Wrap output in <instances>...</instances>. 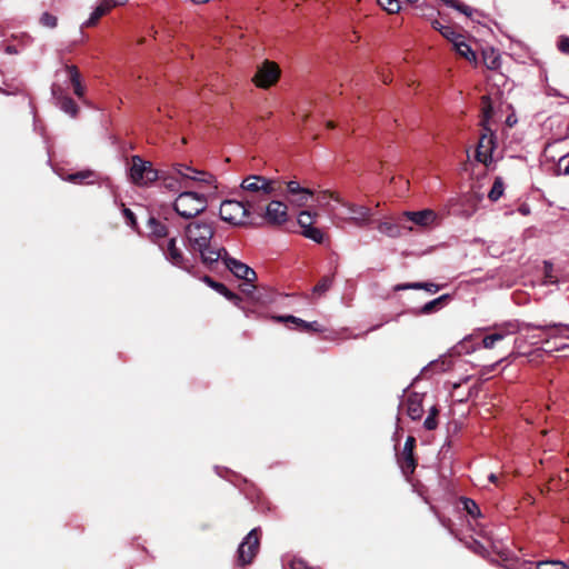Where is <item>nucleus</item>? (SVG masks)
<instances>
[{
    "label": "nucleus",
    "instance_id": "1",
    "mask_svg": "<svg viewBox=\"0 0 569 569\" xmlns=\"http://www.w3.org/2000/svg\"><path fill=\"white\" fill-rule=\"evenodd\" d=\"M213 234V224L204 220L192 221L184 228V239L188 249L192 252H199L204 264H212L219 261L222 252L226 253V249L210 246Z\"/></svg>",
    "mask_w": 569,
    "mask_h": 569
},
{
    "label": "nucleus",
    "instance_id": "2",
    "mask_svg": "<svg viewBox=\"0 0 569 569\" xmlns=\"http://www.w3.org/2000/svg\"><path fill=\"white\" fill-rule=\"evenodd\" d=\"M158 180L163 189L180 193L190 189L193 181L211 184L213 178L187 164L176 163L171 169L159 171Z\"/></svg>",
    "mask_w": 569,
    "mask_h": 569
},
{
    "label": "nucleus",
    "instance_id": "3",
    "mask_svg": "<svg viewBox=\"0 0 569 569\" xmlns=\"http://www.w3.org/2000/svg\"><path fill=\"white\" fill-rule=\"evenodd\" d=\"M276 180L259 174H250L240 183L243 201L253 211H258L260 203L267 200L276 190Z\"/></svg>",
    "mask_w": 569,
    "mask_h": 569
},
{
    "label": "nucleus",
    "instance_id": "4",
    "mask_svg": "<svg viewBox=\"0 0 569 569\" xmlns=\"http://www.w3.org/2000/svg\"><path fill=\"white\" fill-rule=\"evenodd\" d=\"M493 332L497 335H501V340H503L506 337L510 335H515L517 332L528 331L530 329H538L543 332H546L548 338H555V337H563L569 338V325H532V323H526L521 322L519 320H510L505 321L502 323L495 325L492 327Z\"/></svg>",
    "mask_w": 569,
    "mask_h": 569
},
{
    "label": "nucleus",
    "instance_id": "5",
    "mask_svg": "<svg viewBox=\"0 0 569 569\" xmlns=\"http://www.w3.org/2000/svg\"><path fill=\"white\" fill-rule=\"evenodd\" d=\"M207 197L203 193L189 189L181 191L173 202L174 211L184 219L199 216L207 209Z\"/></svg>",
    "mask_w": 569,
    "mask_h": 569
},
{
    "label": "nucleus",
    "instance_id": "6",
    "mask_svg": "<svg viewBox=\"0 0 569 569\" xmlns=\"http://www.w3.org/2000/svg\"><path fill=\"white\" fill-rule=\"evenodd\" d=\"M333 217L338 218V226L347 222L357 228H367L373 221V212L369 207L345 200L341 202L340 213H335Z\"/></svg>",
    "mask_w": 569,
    "mask_h": 569
},
{
    "label": "nucleus",
    "instance_id": "7",
    "mask_svg": "<svg viewBox=\"0 0 569 569\" xmlns=\"http://www.w3.org/2000/svg\"><path fill=\"white\" fill-rule=\"evenodd\" d=\"M129 178L138 187H149L159 178V170L152 162L143 160L140 156H133L129 168Z\"/></svg>",
    "mask_w": 569,
    "mask_h": 569
},
{
    "label": "nucleus",
    "instance_id": "8",
    "mask_svg": "<svg viewBox=\"0 0 569 569\" xmlns=\"http://www.w3.org/2000/svg\"><path fill=\"white\" fill-rule=\"evenodd\" d=\"M250 210L252 209L247 206L243 199H241V201L224 200L220 204L219 214L223 221L233 226H239L244 223V220L249 216Z\"/></svg>",
    "mask_w": 569,
    "mask_h": 569
},
{
    "label": "nucleus",
    "instance_id": "9",
    "mask_svg": "<svg viewBox=\"0 0 569 569\" xmlns=\"http://www.w3.org/2000/svg\"><path fill=\"white\" fill-rule=\"evenodd\" d=\"M319 209L327 212L329 219L338 226V218H335V213H340L341 202L343 201L339 194L333 193L329 190L315 191V198Z\"/></svg>",
    "mask_w": 569,
    "mask_h": 569
},
{
    "label": "nucleus",
    "instance_id": "10",
    "mask_svg": "<svg viewBox=\"0 0 569 569\" xmlns=\"http://www.w3.org/2000/svg\"><path fill=\"white\" fill-rule=\"evenodd\" d=\"M280 77V69L273 61L266 60L258 68L252 79L258 88L267 89L273 86Z\"/></svg>",
    "mask_w": 569,
    "mask_h": 569
},
{
    "label": "nucleus",
    "instance_id": "11",
    "mask_svg": "<svg viewBox=\"0 0 569 569\" xmlns=\"http://www.w3.org/2000/svg\"><path fill=\"white\" fill-rule=\"evenodd\" d=\"M315 191L302 187L298 181L291 180L287 182V200L293 207L302 208L313 200Z\"/></svg>",
    "mask_w": 569,
    "mask_h": 569
},
{
    "label": "nucleus",
    "instance_id": "12",
    "mask_svg": "<svg viewBox=\"0 0 569 569\" xmlns=\"http://www.w3.org/2000/svg\"><path fill=\"white\" fill-rule=\"evenodd\" d=\"M259 529L253 528L242 540L238 548V561L241 566L249 565L259 549Z\"/></svg>",
    "mask_w": 569,
    "mask_h": 569
},
{
    "label": "nucleus",
    "instance_id": "13",
    "mask_svg": "<svg viewBox=\"0 0 569 569\" xmlns=\"http://www.w3.org/2000/svg\"><path fill=\"white\" fill-rule=\"evenodd\" d=\"M495 149L496 138L491 129L488 128V130H483V133L479 139L476 152L477 160L486 167H489L493 161L492 153Z\"/></svg>",
    "mask_w": 569,
    "mask_h": 569
},
{
    "label": "nucleus",
    "instance_id": "14",
    "mask_svg": "<svg viewBox=\"0 0 569 569\" xmlns=\"http://www.w3.org/2000/svg\"><path fill=\"white\" fill-rule=\"evenodd\" d=\"M220 259L237 278L243 279L246 282H254L257 280V273L252 268L234 258H230L227 251L226 254L222 252Z\"/></svg>",
    "mask_w": 569,
    "mask_h": 569
},
{
    "label": "nucleus",
    "instance_id": "15",
    "mask_svg": "<svg viewBox=\"0 0 569 569\" xmlns=\"http://www.w3.org/2000/svg\"><path fill=\"white\" fill-rule=\"evenodd\" d=\"M263 218L269 224H283L288 220V206L282 201L272 200L267 204Z\"/></svg>",
    "mask_w": 569,
    "mask_h": 569
},
{
    "label": "nucleus",
    "instance_id": "16",
    "mask_svg": "<svg viewBox=\"0 0 569 569\" xmlns=\"http://www.w3.org/2000/svg\"><path fill=\"white\" fill-rule=\"evenodd\" d=\"M158 244L163 251L167 260H169L173 266L186 270L189 268L188 260L184 258L182 251L177 247V240L174 238L169 239L166 247L161 243Z\"/></svg>",
    "mask_w": 569,
    "mask_h": 569
},
{
    "label": "nucleus",
    "instance_id": "17",
    "mask_svg": "<svg viewBox=\"0 0 569 569\" xmlns=\"http://www.w3.org/2000/svg\"><path fill=\"white\" fill-rule=\"evenodd\" d=\"M415 445L416 439L413 437H408L399 457L398 462L405 475H411L416 469V460L413 458Z\"/></svg>",
    "mask_w": 569,
    "mask_h": 569
},
{
    "label": "nucleus",
    "instance_id": "18",
    "mask_svg": "<svg viewBox=\"0 0 569 569\" xmlns=\"http://www.w3.org/2000/svg\"><path fill=\"white\" fill-rule=\"evenodd\" d=\"M403 216L415 224L422 228H427L436 223L438 219V214L431 209H423L421 211H405Z\"/></svg>",
    "mask_w": 569,
    "mask_h": 569
},
{
    "label": "nucleus",
    "instance_id": "19",
    "mask_svg": "<svg viewBox=\"0 0 569 569\" xmlns=\"http://www.w3.org/2000/svg\"><path fill=\"white\" fill-rule=\"evenodd\" d=\"M52 94L54 97V99L57 100V106L63 111L66 112L67 114L71 116V117H76L77 113H78V106L76 104V102L62 94V92L60 91V88L57 87V86H53L52 87Z\"/></svg>",
    "mask_w": 569,
    "mask_h": 569
},
{
    "label": "nucleus",
    "instance_id": "20",
    "mask_svg": "<svg viewBox=\"0 0 569 569\" xmlns=\"http://www.w3.org/2000/svg\"><path fill=\"white\" fill-rule=\"evenodd\" d=\"M202 281L207 283L210 288H212L214 291L222 295L226 299L231 301L234 306L242 308L241 298L238 295L230 291L223 283L214 281L209 276H204L202 278Z\"/></svg>",
    "mask_w": 569,
    "mask_h": 569
},
{
    "label": "nucleus",
    "instance_id": "21",
    "mask_svg": "<svg viewBox=\"0 0 569 569\" xmlns=\"http://www.w3.org/2000/svg\"><path fill=\"white\" fill-rule=\"evenodd\" d=\"M407 413L412 420H418L421 418L423 408H422V397L419 393L409 395L406 401Z\"/></svg>",
    "mask_w": 569,
    "mask_h": 569
},
{
    "label": "nucleus",
    "instance_id": "22",
    "mask_svg": "<svg viewBox=\"0 0 569 569\" xmlns=\"http://www.w3.org/2000/svg\"><path fill=\"white\" fill-rule=\"evenodd\" d=\"M450 299L449 295H442L427 303H425L420 309L413 310L412 313L418 315H430L436 312L445 307L447 301Z\"/></svg>",
    "mask_w": 569,
    "mask_h": 569
},
{
    "label": "nucleus",
    "instance_id": "23",
    "mask_svg": "<svg viewBox=\"0 0 569 569\" xmlns=\"http://www.w3.org/2000/svg\"><path fill=\"white\" fill-rule=\"evenodd\" d=\"M279 321H290L297 326V328L301 331H320L319 323L317 321L307 322L300 318L295 316L287 317H277Z\"/></svg>",
    "mask_w": 569,
    "mask_h": 569
},
{
    "label": "nucleus",
    "instance_id": "24",
    "mask_svg": "<svg viewBox=\"0 0 569 569\" xmlns=\"http://www.w3.org/2000/svg\"><path fill=\"white\" fill-rule=\"evenodd\" d=\"M66 71L68 72L69 80L73 87V92L78 98H82L84 94V88L81 84L80 73L74 66H67Z\"/></svg>",
    "mask_w": 569,
    "mask_h": 569
},
{
    "label": "nucleus",
    "instance_id": "25",
    "mask_svg": "<svg viewBox=\"0 0 569 569\" xmlns=\"http://www.w3.org/2000/svg\"><path fill=\"white\" fill-rule=\"evenodd\" d=\"M492 112H493V108H492L490 98L488 96H483L481 99V113H482L481 126H482L483 130H488V128H489L488 122H489V119L492 117Z\"/></svg>",
    "mask_w": 569,
    "mask_h": 569
},
{
    "label": "nucleus",
    "instance_id": "26",
    "mask_svg": "<svg viewBox=\"0 0 569 569\" xmlns=\"http://www.w3.org/2000/svg\"><path fill=\"white\" fill-rule=\"evenodd\" d=\"M453 48H455V50L457 51L458 54L463 57L469 62H476L477 61L476 52L466 42L465 38L462 39V41H459L458 43H456V46Z\"/></svg>",
    "mask_w": 569,
    "mask_h": 569
},
{
    "label": "nucleus",
    "instance_id": "27",
    "mask_svg": "<svg viewBox=\"0 0 569 569\" xmlns=\"http://www.w3.org/2000/svg\"><path fill=\"white\" fill-rule=\"evenodd\" d=\"M317 217V211L303 210L298 214V223L302 230L308 229L313 226Z\"/></svg>",
    "mask_w": 569,
    "mask_h": 569
},
{
    "label": "nucleus",
    "instance_id": "28",
    "mask_svg": "<svg viewBox=\"0 0 569 569\" xmlns=\"http://www.w3.org/2000/svg\"><path fill=\"white\" fill-rule=\"evenodd\" d=\"M109 11L108 6L101 0V3L92 11L89 19L83 23V27L94 26L98 20Z\"/></svg>",
    "mask_w": 569,
    "mask_h": 569
},
{
    "label": "nucleus",
    "instance_id": "29",
    "mask_svg": "<svg viewBox=\"0 0 569 569\" xmlns=\"http://www.w3.org/2000/svg\"><path fill=\"white\" fill-rule=\"evenodd\" d=\"M148 224L150 234L152 237L162 239L167 236V227L162 222L156 220L154 218H150Z\"/></svg>",
    "mask_w": 569,
    "mask_h": 569
},
{
    "label": "nucleus",
    "instance_id": "30",
    "mask_svg": "<svg viewBox=\"0 0 569 569\" xmlns=\"http://www.w3.org/2000/svg\"><path fill=\"white\" fill-rule=\"evenodd\" d=\"M377 229L379 230V232H381L388 237H391V238H397L400 236L399 227L389 221L379 222L377 226Z\"/></svg>",
    "mask_w": 569,
    "mask_h": 569
},
{
    "label": "nucleus",
    "instance_id": "31",
    "mask_svg": "<svg viewBox=\"0 0 569 569\" xmlns=\"http://www.w3.org/2000/svg\"><path fill=\"white\" fill-rule=\"evenodd\" d=\"M503 190H505L503 181L500 177H497L491 187V190L489 191V194H488L489 199L491 201L499 200L501 198V196L503 194Z\"/></svg>",
    "mask_w": 569,
    "mask_h": 569
},
{
    "label": "nucleus",
    "instance_id": "32",
    "mask_svg": "<svg viewBox=\"0 0 569 569\" xmlns=\"http://www.w3.org/2000/svg\"><path fill=\"white\" fill-rule=\"evenodd\" d=\"M439 32L449 40L453 47L465 38L462 34L457 33L451 27H441L439 28Z\"/></svg>",
    "mask_w": 569,
    "mask_h": 569
},
{
    "label": "nucleus",
    "instance_id": "33",
    "mask_svg": "<svg viewBox=\"0 0 569 569\" xmlns=\"http://www.w3.org/2000/svg\"><path fill=\"white\" fill-rule=\"evenodd\" d=\"M302 234L317 243H322L325 240V233L322 230L313 226L302 230Z\"/></svg>",
    "mask_w": 569,
    "mask_h": 569
},
{
    "label": "nucleus",
    "instance_id": "34",
    "mask_svg": "<svg viewBox=\"0 0 569 569\" xmlns=\"http://www.w3.org/2000/svg\"><path fill=\"white\" fill-rule=\"evenodd\" d=\"M537 569H569V566L560 560H542L537 562Z\"/></svg>",
    "mask_w": 569,
    "mask_h": 569
},
{
    "label": "nucleus",
    "instance_id": "35",
    "mask_svg": "<svg viewBox=\"0 0 569 569\" xmlns=\"http://www.w3.org/2000/svg\"><path fill=\"white\" fill-rule=\"evenodd\" d=\"M377 2L388 13H397L401 9L400 0H377Z\"/></svg>",
    "mask_w": 569,
    "mask_h": 569
},
{
    "label": "nucleus",
    "instance_id": "36",
    "mask_svg": "<svg viewBox=\"0 0 569 569\" xmlns=\"http://www.w3.org/2000/svg\"><path fill=\"white\" fill-rule=\"evenodd\" d=\"M94 176V172L91 170H83L79 171L77 173H72L68 176V180L71 182L82 183L89 178H92Z\"/></svg>",
    "mask_w": 569,
    "mask_h": 569
},
{
    "label": "nucleus",
    "instance_id": "37",
    "mask_svg": "<svg viewBox=\"0 0 569 569\" xmlns=\"http://www.w3.org/2000/svg\"><path fill=\"white\" fill-rule=\"evenodd\" d=\"M465 510L473 518L479 517L481 515L478 505L469 498H465L462 500Z\"/></svg>",
    "mask_w": 569,
    "mask_h": 569
},
{
    "label": "nucleus",
    "instance_id": "38",
    "mask_svg": "<svg viewBox=\"0 0 569 569\" xmlns=\"http://www.w3.org/2000/svg\"><path fill=\"white\" fill-rule=\"evenodd\" d=\"M447 6L462 12L466 16H471L472 9L463 3H461L459 0H442Z\"/></svg>",
    "mask_w": 569,
    "mask_h": 569
},
{
    "label": "nucleus",
    "instance_id": "39",
    "mask_svg": "<svg viewBox=\"0 0 569 569\" xmlns=\"http://www.w3.org/2000/svg\"><path fill=\"white\" fill-rule=\"evenodd\" d=\"M412 287L415 290L423 289L429 293H437L441 289V286L433 282H415Z\"/></svg>",
    "mask_w": 569,
    "mask_h": 569
},
{
    "label": "nucleus",
    "instance_id": "40",
    "mask_svg": "<svg viewBox=\"0 0 569 569\" xmlns=\"http://www.w3.org/2000/svg\"><path fill=\"white\" fill-rule=\"evenodd\" d=\"M498 341H501V335L492 332L483 337L482 347L485 349H492Z\"/></svg>",
    "mask_w": 569,
    "mask_h": 569
},
{
    "label": "nucleus",
    "instance_id": "41",
    "mask_svg": "<svg viewBox=\"0 0 569 569\" xmlns=\"http://www.w3.org/2000/svg\"><path fill=\"white\" fill-rule=\"evenodd\" d=\"M331 286V280L329 278H323L319 283H317L313 288L315 293H323L326 292Z\"/></svg>",
    "mask_w": 569,
    "mask_h": 569
},
{
    "label": "nucleus",
    "instance_id": "42",
    "mask_svg": "<svg viewBox=\"0 0 569 569\" xmlns=\"http://www.w3.org/2000/svg\"><path fill=\"white\" fill-rule=\"evenodd\" d=\"M41 23L49 28H54L57 26V18L48 12H44L41 16Z\"/></svg>",
    "mask_w": 569,
    "mask_h": 569
},
{
    "label": "nucleus",
    "instance_id": "43",
    "mask_svg": "<svg viewBox=\"0 0 569 569\" xmlns=\"http://www.w3.org/2000/svg\"><path fill=\"white\" fill-rule=\"evenodd\" d=\"M123 214L126 217L127 223L130 227L134 228L137 223L134 213L130 209L123 208Z\"/></svg>",
    "mask_w": 569,
    "mask_h": 569
},
{
    "label": "nucleus",
    "instance_id": "44",
    "mask_svg": "<svg viewBox=\"0 0 569 569\" xmlns=\"http://www.w3.org/2000/svg\"><path fill=\"white\" fill-rule=\"evenodd\" d=\"M427 430H433L437 428V420L433 416H428L423 422Z\"/></svg>",
    "mask_w": 569,
    "mask_h": 569
},
{
    "label": "nucleus",
    "instance_id": "45",
    "mask_svg": "<svg viewBox=\"0 0 569 569\" xmlns=\"http://www.w3.org/2000/svg\"><path fill=\"white\" fill-rule=\"evenodd\" d=\"M256 287L253 284V282H246L242 287H241V291L248 296L252 295L253 291H254Z\"/></svg>",
    "mask_w": 569,
    "mask_h": 569
},
{
    "label": "nucleus",
    "instance_id": "46",
    "mask_svg": "<svg viewBox=\"0 0 569 569\" xmlns=\"http://www.w3.org/2000/svg\"><path fill=\"white\" fill-rule=\"evenodd\" d=\"M102 1H103V2L108 6V8L111 10L113 7L124 4L128 0H102Z\"/></svg>",
    "mask_w": 569,
    "mask_h": 569
},
{
    "label": "nucleus",
    "instance_id": "47",
    "mask_svg": "<svg viewBox=\"0 0 569 569\" xmlns=\"http://www.w3.org/2000/svg\"><path fill=\"white\" fill-rule=\"evenodd\" d=\"M559 49L565 52V53H569V37L568 38H562L559 42Z\"/></svg>",
    "mask_w": 569,
    "mask_h": 569
},
{
    "label": "nucleus",
    "instance_id": "48",
    "mask_svg": "<svg viewBox=\"0 0 569 569\" xmlns=\"http://www.w3.org/2000/svg\"><path fill=\"white\" fill-rule=\"evenodd\" d=\"M526 340H527V337H518V338H516L515 347L520 349L522 347V345L526 342Z\"/></svg>",
    "mask_w": 569,
    "mask_h": 569
},
{
    "label": "nucleus",
    "instance_id": "49",
    "mask_svg": "<svg viewBox=\"0 0 569 569\" xmlns=\"http://www.w3.org/2000/svg\"><path fill=\"white\" fill-rule=\"evenodd\" d=\"M415 282H410V283H403V284H398L396 287V290H408V289H413V286Z\"/></svg>",
    "mask_w": 569,
    "mask_h": 569
},
{
    "label": "nucleus",
    "instance_id": "50",
    "mask_svg": "<svg viewBox=\"0 0 569 569\" xmlns=\"http://www.w3.org/2000/svg\"><path fill=\"white\" fill-rule=\"evenodd\" d=\"M519 212H520L521 214H523V216H527V214H529V213H530V209H529V207H528V206L522 204V206H520V207H519Z\"/></svg>",
    "mask_w": 569,
    "mask_h": 569
},
{
    "label": "nucleus",
    "instance_id": "51",
    "mask_svg": "<svg viewBox=\"0 0 569 569\" xmlns=\"http://www.w3.org/2000/svg\"><path fill=\"white\" fill-rule=\"evenodd\" d=\"M497 60H498V59H497V58H495L492 61H490V64H488V67H489L490 69H496V68L499 66V63H498V61H497Z\"/></svg>",
    "mask_w": 569,
    "mask_h": 569
},
{
    "label": "nucleus",
    "instance_id": "52",
    "mask_svg": "<svg viewBox=\"0 0 569 569\" xmlns=\"http://www.w3.org/2000/svg\"><path fill=\"white\" fill-rule=\"evenodd\" d=\"M6 51H7L8 53H11V54H12V53H18L17 49H16L14 47H12V46H8V47L6 48Z\"/></svg>",
    "mask_w": 569,
    "mask_h": 569
},
{
    "label": "nucleus",
    "instance_id": "53",
    "mask_svg": "<svg viewBox=\"0 0 569 569\" xmlns=\"http://www.w3.org/2000/svg\"><path fill=\"white\" fill-rule=\"evenodd\" d=\"M561 173L565 174V176H569V161L567 162V164L561 170Z\"/></svg>",
    "mask_w": 569,
    "mask_h": 569
},
{
    "label": "nucleus",
    "instance_id": "54",
    "mask_svg": "<svg viewBox=\"0 0 569 569\" xmlns=\"http://www.w3.org/2000/svg\"><path fill=\"white\" fill-rule=\"evenodd\" d=\"M432 27H433L436 30H438V31H439V28H441V27H443V26H442L439 21H437V20H436V21H433V22H432Z\"/></svg>",
    "mask_w": 569,
    "mask_h": 569
},
{
    "label": "nucleus",
    "instance_id": "55",
    "mask_svg": "<svg viewBox=\"0 0 569 569\" xmlns=\"http://www.w3.org/2000/svg\"><path fill=\"white\" fill-rule=\"evenodd\" d=\"M437 413H438L437 408L436 407H431L429 416H433L436 418Z\"/></svg>",
    "mask_w": 569,
    "mask_h": 569
},
{
    "label": "nucleus",
    "instance_id": "56",
    "mask_svg": "<svg viewBox=\"0 0 569 569\" xmlns=\"http://www.w3.org/2000/svg\"><path fill=\"white\" fill-rule=\"evenodd\" d=\"M488 479L490 482H493V483L497 482V476L495 473H490Z\"/></svg>",
    "mask_w": 569,
    "mask_h": 569
},
{
    "label": "nucleus",
    "instance_id": "57",
    "mask_svg": "<svg viewBox=\"0 0 569 569\" xmlns=\"http://www.w3.org/2000/svg\"><path fill=\"white\" fill-rule=\"evenodd\" d=\"M327 127L332 129V128H335V123L332 121H328L327 122Z\"/></svg>",
    "mask_w": 569,
    "mask_h": 569
}]
</instances>
